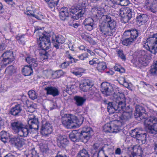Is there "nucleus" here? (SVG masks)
I'll return each instance as SVG.
<instances>
[{
  "label": "nucleus",
  "instance_id": "obj_42",
  "mask_svg": "<svg viewBox=\"0 0 157 157\" xmlns=\"http://www.w3.org/2000/svg\"><path fill=\"white\" fill-rule=\"evenodd\" d=\"M114 69L115 71H119L121 73H123L125 71L124 69L121 67V66L120 65L118 66L116 65L114 67Z\"/></svg>",
  "mask_w": 157,
  "mask_h": 157
},
{
  "label": "nucleus",
  "instance_id": "obj_3",
  "mask_svg": "<svg viewBox=\"0 0 157 157\" xmlns=\"http://www.w3.org/2000/svg\"><path fill=\"white\" fill-rule=\"evenodd\" d=\"M145 108L142 106L136 105L134 116L138 120L144 121L148 126L147 132L150 134H157V118H148Z\"/></svg>",
  "mask_w": 157,
  "mask_h": 157
},
{
  "label": "nucleus",
  "instance_id": "obj_54",
  "mask_svg": "<svg viewBox=\"0 0 157 157\" xmlns=\"http://www.w3.org/2000/svg\"><path fill=\"white\" fill-rule=\"evenodd\" d=\"M99 144L98 143H95L93 146L92 149L93 150L98 151V149L99 147Z\"/></svg>",
  "mask_w": 157,
  "mask_h": 157
},
{
  "label": "nucleus",
  "instance_id": "obj_37",
  "mask_svg": "<svg viewBox=\"0 0 157 157\" xmlns=\"http://www.w3.org/2000/svg\"><path fill=\"white\" fill-rule=\"evenodd\" d=\"M59 0H50L48 2L49 7L50 8H55L57 6L59 2Z\"/></svg>",
  "mask_w": 157,
  "mask_h": 157
},
{
  "label": "nucleus",
  "instance_id": "obj_26",
  "mask_svg": "<svg viewBox=\"0 0 157 157\" xmlns=\"http://www.w3.org/2000/svg\"><path fill=\"white\" fill-rule=\"evenodd\" d=\"M25 61L29 64V66L33 67H36L38 66L39 62L37 60L36 58H34L30 55H27Z\"/></svg>",
  "mask_w": 157,
  "mask_h": 157
},
{
  "label": "nucleus",
  "instance_id": "obj_29",
  "mask_svg": "<svg viewBox=\"0 0 157 157\" xmlns=\"http://www.w3.org/2000/svg\"><path fill=\"white\" fill-rule=\"evenodd\" d=\"M93 85L91 80L89 79H85L83 80L82 84L80 86L84 91H86Z\"/></svg>",
  "mask_w": 157,
  "mask_h": 157
},
{
  "label": "nucleus",
  "instance_id": "obj_12",
  "mask_svg": "<svg viewBox=\"0 0 157 157\" xmlns=\"http://www.w3.org/2000/svg\"><path fill=\"white\" fill-rule=\"evenodd\" d=\"M37 31H38V33H41V34L39 35V37L41 36L42 33H39V32L40 31L42 32L46 33V32H44L43 30L41 29L40 28L35 29V32H36ZM46 33L49 35V40L50 41V39H51L52 40V43L53 44V46L57 49L59 48V44H61L65 42V39L61 35L56 36L55 35L52 37L49 33L47 32Z\"/></svg>",
  "mask_w": 157,
  "mask_h": 157
},
{
  "label": "nucleus",
  "instance_id": "obj_51",
  "mask_svg": "<svg viewBox=\"0 0 157 157\" xmlns=\"http://www.w3.org/2000/svg\"><path fill=\"white\" fill-rule=\"evenodd\" d=\"M52 106L50 107V109L51 110H53L54 109H56L57 107L56 103L55 102H52L51 104Z\"/></svg>",
  "mask_w": 157,
  "mask_h": 157
},
{
  "label": "nucleus",
  "instance_id": "obj_36",
  "mask_svg": "<svg viewBox=\"0 0 157 157\" xmlns=\"http://www.w3.org/2000/svg\"><path fill=\"white\" fill-rule=\"evenodd\" d=\"M107 67L105 63L104 62H99L97 68L99 72H102Z\"/></svg>",
  "mask_w": 157,
  "mask_h": 157
},
{
  "label": "nucleus",
  "instance_id": "obj_41",
  "mask_svg": "<svg viewBox=\"0 0 157 157\" xmlns=\"http://www.w3.org/2000/svg\"><path fill=\"white\" fill-rule=\"evenodd\" d=\"M118 56L123 60L125 61L126 59L125 55H124L123 51L121 50L118 49L117 50Z\"/></svg>",
  "mask_w": 157,
  "mask_h": 157
},
{
  "label": "nucleus",
  "instance_id": "obj_4",
  "mask_svg": "<svg viewBox=\"0 0 157 157\" xmlns=\"http://www.w3.org/2000/svg\"><path fill=\"white\" fill-rule=\"evenodd\" d=\"M85 11V9L80 6H75L71 10L67 7L62 8L59 10V17L61 20L65 21L70 17L72 20L74 21L86 15Z\"/></svg>",
  "mask_w": 157,
  "mask_h": 157
},
{
  "label": "nucleus",
  "instance_id": "obj_11",
  "mask_svg": "<svg viewBox=\"0 0 157 157\" xmlns=\"http://www.w3.org/2000/svg\"><path fill=\"white\" fill-rule=\"evenodd\" d=\"M101 90L105 96H107L113 95V96L114 100V101L113 102H116L114 97L115 95H117L118 93L120 94H123L122 93L120 92L118 90L115 91V89L113 86L108 82H103L101 84Z\"/></svg>",
  "mask_w": 157,
  "mask_h": 157
},
{
  "label": "nucleus",
  "instance_id": "obj_57",
  "mask_svg": "<svg viewBox=\"0 0 157 157\" xmlns=\"http://www.w3.org/2000/svg\"><path fill=\"white\" fill-rule=\"evenodd\" d=\"M34 15H33V17H35L37 19L39 20H41V19L42 18V16L40 15H36L35 14Z\"/></svg>",
  "mask_w": 157,
  "mask_h": 157
},
{
  "label": "nucleus",
  "instance_id": "obj_53",
  "mask_svg": "<svg viewBox=\"0 0 157 157\" xmlns=\"http://www.w3.org/2000/svg\"><path fill=\"white\" fill-rule=\"evenodd\" d=\"M110 2L114 5H120V0H110Z\"/></svg>",
  "mask_w": 157,
  "mask_h": 157
},
{
  "label": "nucleus",
  "instance_id": "obj_24",
  "mask_svg": "<svg viewBox=\"0 0 157 157\" xmlns=\"http://www.w3.org/2000/svg\"><path fill=\"white\" fill-rule=\"evenodd\" d=\"M145 3L152 12L155 13L157 12V0H146Z\"/></svg>",
  "mask_w": 157,
  "mask_h": 157
},
{
  "label": "nucleus",
  "instance_id": "obj_34",
  "mask_svg": "<svg viewBox=\"0 0 157 157\" xmlns=\"http://www.w3.org/2000/svg\"><path fill=\"white\" fill-rule=\"evenodd\" d=\"M16 72L15 67L12 66H10L6 68L5 73L10 76H12Z\"/></svg>",
  "mask_w": 157,
  "mask_h": 157
},
{
  "label": "nucleus",
  "instance_id": "obj_62",
  "mask_svg": "<svg viewBox=\"0 0 157 157\" xmlns=\"http://www.w3.org/2000/svg\"><path fill=\"white\" fill-rule=\"evenodd\" d=\"M141 83L143 85V87H145V86H146L147 87L148 86V87H150V86H151L149 84H147L146 83V82L143 81L141 82Z\"/></svg>",
  "mask_w": 157,
  "mask_h": 157
},
{
  "label": "nucleus",
  "instance_id": "obj_18",
  "mask_svg": "<svg viewBox=\"0 0 157 157\" xmlns=\"http://www.w3.org/2000/svg\"><path fill=\"white\" fill-rule=\"evenodd\" d=\"M25 140L18 136H13L9 140L10 143L18 149L22 148L25 144Z\"/></svg>",
  "mask_w": 157,
  "mask_h": 157
},
{
  "label": "nucleus",
  "instance_id": "obj_52",
  "mask_svg": "<svg viewBox=\"0 0 157 157\" xmlns=\"http://www.w3.org/2000/svg\"><path fill=\"white\" fill-rule=\"evenodd\" d=\"M20 76L19 75H16L14 78L13 79V81L14 82H19L20 81Z\"/></svg>",
  "mask_w": 157,
  "mask_h": 157
},
{
  "label": "nucleus",
  "instance_id": "obj_1",
  "mask_svg": "<svg viewBox=\"0 0 157 157\" xmlns=\"http://www.w3.org/2000/svg\"><path fill=\"white\" fill-rule=\"evenodd\" d=\"M114 97L116 102H109L108 111L110 113H117L123 111V113L119 116L120 119L124 122L128 121L132 117L133 108L129 105H126V98L124 94L118 93Z\"/></svg>",
  "mask_w": 157,
  "mask_h": 157
},
{
  "label": "nucleus",
  "instance_id": "obj_19",
  "mask_svg": "<svg viewBox=\"0 0 157 157\" xmlns=\"http://www.w3.org/2000/svg\"><path fill=\"white\" fill-rule=\"evenodd\" d=\"M120 16L121 21L124 23H126L128 22L131 19L135 17V12L131 10H129L125 13L123 11L121 12L120 14Z\"/></svg>",
  "mask_w": 157,
  "mask_h": 157
},
{
  "label": "nucleus",
  "instance_id": "obj_40",
  "mask_svg": "<svg viewBox=\"0 0 157 157\" xmlns=\"http://www.w3.org/2000/svg\"><path fill=\"white\" fill-rule=\"evenodd\" d=\"M28 94L29 98L33 100H34L37 98V95L34 90H29L28 92Z\"/></svg>",
  "mask_w": 157,
  "mask_h": 157
},
{
  "label": "nucleus",
  "instance_id": "obj_17",
  "mask_svg": "<svg viewBox=\"0 0 157 157\" xmlns=\"http://www.w3.org/2000/svg\"><path fill=\"white\" fill-rule=\"evenodd\" d=\"M2 58V61L6 65L10 64L15 59L13 52L12 51H7L5 52L1 56Z\"/></svg>",
  "mask_w": 157,
  "mask_h": 157
},
{
  "label": "nucleus",
  "instance_id": "obj_7",
  "mask_svg": "<svg viewBox=\"0 0 157 157\" xmlns=\"http://www.w3.org/2000/svg\"><path fill=\"white\" fill-rule=\"evenodd\" d=\"M39 33H42L41 36H40L39 38L40 42L39 43V46L42 52L41 53L40 52V53L41 55L45 56L44 59H45L56 56V54L54 52H53L52 53H50V52H47L46 51L50 47L51 43L49 37V35L45 32H42L40 31Z\"/></svg>",
  "mask_w": 157,
  "mask_h": 157
},
{
  "label": "nucleus",
  "instance_id": "obj_44",
  "mask_svg": "<svg viewBox=\"0 0 157 157\" xmlns=\"http://www.w3.org/2000/svg\"><path fill=\"white\" fill-rule=\"evenodd\" d=\"M4 30L5 31H10L11 32H12V28H11L10 23H8L7 24H6L4 27Z\"/></svg>",
  "mask_w": 157,
  "mask_h": 157
},
{
  "label": "nucleus",
  "instance_id": "obj_31",
  "mask_svg": "<svg viewBox=\"0 0 157 157\" xmlns=\"http://www.w3.org/2000/svg\"><path fill=\"white\" fill-rule=\"evenodd\" d=\"M32 67L28 65L25 66L22 70V72L25 76H29L33 75V71Z\"/></svg>",
  "mask_w": 157,
  "mask_h": 157
},
{
  "label": "nucleus",
  "instance_id": "obj_25",
  "mask_svg": "<svg viewBox=\"0 0 157 157\" xmlns=\"http://www.w3.org/2000/svg\"><path fill=\"white\" fill-rule=\"evenodd\" d=\"M148 17L147 15L142 13H138L136 16V20L137 24L142 25L146 22L148 20Z\"/></svg>",
  "mask_w": 157,
  "mask_h": 157
},
{
  "label": "nucleus",
  "instance_id": "obj_64",
  "mask_svg": "<svg viewBox=\"0 0 157 157\" xmlns=\"http://www.w3.org/2000/svg\"><path fill=\"white\" fill-rule=\"evenodd\" d=\"M71 87L70 88H69L68 87H67L66 89V92L69 93V94H71Z\"/></svg>",
  "mask_w": 157,
  "mask_h": 157
},
{
  "label": "nucleus",
  "instance_id": "obj_39",
  "mask_svg": "<svg viewBox=\"0 0 157 157\" xmlns=\"http://www.w3.org/2000/svg\"><path fill=\"white\" fill-rule=\"evenodd\" d=\"M8 44V40L5 39L2 40L0 43V51L4 50L7 46Z\"/></svg>",
  "mask_w": 157,
  "mask_h": 157
},
{
  "label": "nucleus",
  "instance_id": "obj_32",
  "mask_svg": "<svg viewBox=\"0 0 157 157\" xmlns=\"http://www.w3.org/2000/svg\"><path fill=\"white\" fill-rule=\"evenodd\" d=\"M149 73L151 76H157V60H154L151 66Z\"/></svg>",
  "mask_w": 157,
  "mask_h": 157
},
{
  "label": "nucleus",
  "instance_id": "obj_22",
  "mask_svg": "<svg viewBox=\"0 0 157 157\" xmlns=\"http://www.w3.org/2000/svg\"><path fill=\"white\" fill-rule=\"evenodd\" d=\"M22 108L20 104H17L10 109L9 113L15 117L21 116V113L23 111Z\"/></svg>",
  "mask_w": 157,
  "mask_h": 157
},
{
  "label": "nucleus",
  "instance_id": "obj_63",
  "mask_svg": "<svg viewBox=\"0 0 157 157\" xmlns=\"http://www.w3.org/2000/svg\"><path fill=\"white\" fill-rule=\"evenodd\" d=\"M79 48L80 50H84V51H85L86 49V48L84 45H82L80 46L79 47Z\"/></svg>",
  "mask_w": 157,
  "mask_h": 157
},
{
  "label": "nucleus",
  "instance_id": "obj_27",
  "mask_svg": "<svg viewBox=\"0 0 157 157\" xmlns=\"http://www.w3.org/2000/svg\"><path fill=\"white\" fill-rule=\"evenodd\" d=\"M94 20L92 18L88 17L86 18L83 22V24L85 29L90 31L93 29Z\"/></svg>",
  "mask_w": 157,
  "mask_h": 157
},
{
  "label": "nucleus",
  "instance_id": "obj_59",
  "mask_svg": "<svg viewBox=\"0 0 157 157\" xmlns=\"http://www.w3.org/2000/svg\"><path fill=\"white\" fill-rule=\"evenodd\" d=\"M121 153V150L120 148H117L115 151V153L116 154L120 155Z\"/></svg>",
  "mask_w": 157,
  "mask_h": 157
},
{
  "label": "nucleus",
  "instance_id": "obj_9",
  "mask_svg": "<svg viewBox=\"0 0 157 157\" xmlns=\"http://www.w3.org/2000/svg\"><path fill=\"white\" fill-rule=\"evenodd\" d=\"M139 35L138 30L136 29H131L126 30L123 33V37H130L124 39L122 41V44L126 46L132 44L137 39Z\"/></svg>",
  "mask_w": 157,
  "mask_h": 157
},
{
  "label": "nucleus",
  "instance_id": "obj_50",
  "mask_svg": "<svg viewBox=\"0 0 157 157\" xmlns=\"http://www.w3.org/2000/svg\"><path fill=\"white\" fill-rule=\"evenodd\" d=\"M71 73L77 76L81 77L82 76V72L79 71H71Z\"/></svg>",
  "mask_w": 157,
  "mask_h": 157
},
{
  "label": "nucleus",
  "instance_id": "obj_28",
  "mask_svg": "<svg viewBox=\"0 0 157 157\" xmlns=\"http://www.w3.org/2000/svg\"><path fill=\"white\" fill-rule=\"evenodd\" d=\"M74 101L75 104L78 107L82 106L86 100L85 97L76 95L74 97Z\"/></svg>",
  "mask_w": 157,
  "mask_h": 157
},
{
  "label": "nucleus",
  "instance_id": "obj_16",
  "mask_svg": "<svg viewBox=\"0 0 157 157\" xmlns=\"http://www.w3.org/2000/svg\"><path fill=\"white\" fill-rule=\"evenodd\" d=\"M40 132L43 135L48 136L52 132V126L48 122L42 121L41 123Z\"/></svg>",
  "mask_w": 157,
  "mask_h": 157
},
{
  "label": "nucleus",
  "instance_id": "obj_33",
  "mask_svg": "<svg viewBox=\"0 0 157 157\" xmlns=\"http://www.w3.org/2000/svg\"><path fill=\"white\" fill-rule=\"evenodd\" d=\"M76 157H90V155L88 151L83 148L80 150Z\"/></svg>",
  "mask_w": 157,
  "mask_h": 157
},
{
  "label": "nucleus",
  "instance_id": "obj_58",
  "mask_svg": "<svg viewBox=\"0 0 157 157\" xmlns=\"http://www.w3.org/2000/svg\"><path fill=\"white\" fill-rule=\"evenodd\" d=\"M55 157H67L65 155L60 154V152H59L57 153V154Z\"/></svg>",
  "mask_w": 157,
  "mask_h": 157
},
{
  "label": "nucleus",
  "instance_id": "obj_2",
  "mask_svg": "<svg viewBox=\"0 0 157 157\" xmlns=\"http://www.w3.org/2000/svg\"><path fill=\"white\" fill-rule=\"evenodd\" d=\"M28 119L26 125L17 120L12 121L11 122L12 129L21 137H26L29 134L36 133L39 128V122L37 117L32 115Z\"/></svg>",
  "mask_w": 157,
  "mask_h": 157
},
{
  "label": "nucleus",
  "instance_id": "obj_38",
  "mask_svg": "<svg viewBox=\"0 0 157 157\" xmlns=\"http://www.w3.org/2000/svg\"><path fill=\"white\" fill-rule=\"evenodd\" d=\"M27 157H39V154L34 148L30 150L28 155H26Z\"/></svg>",
  "mask_w": 157,
  "mask_h": 157
},
{
  "label": "nucleus",
  "instance_id": "obj_55",
  "mask_svg": "<svg viewBox=\"0 0 157 157\" xmlns=\"http://www.w3.org/2000/svg\"><path fill=\"white\" fill-rule=\"evenodd\" d=\"M7 4L12 6L15 4L13 0H4Z\"/></svg>",
  "mask_w": 157,
  "mask_h": 157
},
{
  "label": "nucleus",
  "instance_id": "obj_35",
  "mask_svg": "<svg viewBox=\"0 0 157 157\" xmlns=\"http://www.w3.org/2000/svg\"><path fill=\"white\" fill-rule=\"evenodd\" d=\"M25 35H22L20 36H17L16 37V39L18 41V43L22 45H24L25 44L26 39Z\"/></svg>",
  "mask_w": 157,
  "mask_h": 157
},
{
  "label": "nucleus",
  "instance_id": "obj_14",
  "mask_svg": "<svg viewBox=\"0 0 157 157\" xmlns=\"http://www.w3.org/2000/svg\"><path fill=\"white\" fill-rule=\"evenodd\" d=\"M121 126L117 121H112L109 123L105 124L103 127V130L106 133H117L121 130Z\"/></svg>",
  "mask_w": 157,
  "mask_h": 157
},
{
  "label": "nucleus",
  "instance_id": "obj_20",
  "mask_svg": "<svg viewBox=\"0 0 157 157\" xmlns=\"http://www.w3.org/2000/svg\"><path fill=\"white\" fill-rule=\"evenodd\" d=\"M44 90L46 91V95H51L53 97L57 96L60 94V92L57 87L48 86L44 88Z\"/></svg>",
  "mask_w": 157,
  "mask_h": 157
},
{
  "label": "nucleus",
  "instance_id": "obj_23",
  "mask_svg": "<svg viewBox=\"0 0 157 157\" xmlns=\"http://www.w3.org/2000/svg\"><path fill=\"white\" fill-rule=\"evenodd\" d=\"M57 146L61 149H64L66 146L68 142L66 136L59 135L57 138Z\"/></svg>",
  "mask_w": 157,
  "mask_h": 157
},
{
  "label": "nucleus",
  "instance_id": "obj_15",
  "mask_svg": "<svg viewBox=\"0 0 157 157\" xmlns=\"http://www.w3.org/2000/svg\"><path fill=\"white\" fill-rule=\"evenodd\" d=\"M130 136L136 139L137 142L141 141L142 144H145L146 141V133H143L142 131L137 128L132 130L130 133Z\"/></svg>",
  "mask_w": 157,
  "mask_h": 157
},
{
  "label": "nucleus",
  "instance_id": "obj_49",
  "mask_svg": "<svg viewBox=\"0 0 157 157\" xmlns=\"http://www.w3.org/2000/svg\"><path fill=\"white\" fill-rule=\"evenodd\" d=\"M4 157H18V155L15 153H13V154L9 153L5 156Z\"/></svg>",
  "mask_w": 157,
  "mask_h": 157
},
{
  "label": "nucleus",
  "instance_id": "obj_48",
  "mask_svg": "<svg viewBox=\"0 0 157 157\" xmlns=\"http://www.w3.org/2000/svg\"><path fill=\"white\" fill-rule=\"evenodd\" d=\"M69 65V62H65L61 64V67L62 69H64L66 68Z\"/></svg>",
  "mask_w": 157,
  "mask_h": 157
},
{
  "label": "nucleus",
  "instance_id": "obj_61",
  "mask_svg": "<svg viewBox=\"0 0 157 157\" xmlns=\"http://www.w3.org/2000/svg\"><path fill=\"white\" fill-rule=\"evenodd\" d=\"M3 12V6L2 4L0 2V13H2Z\"/></svg>",
  "mask_w": 157,
  "mask_h": 157
},
{
  "label": "nucleus",
  "instance_id": "obj_47",
  "mask_svg": "<svg viewBox=\"0 0 157 157\" xmlns=\"http://www.w3.org/2000/svg\"><path fill=\"white\" fill-rule=\"evenodd\" d=\"M91 2L95 3L96 5H99V4L101 3L105 0H90Z\"/></svg>",
  "mask_w": 157,
  "mask_h": 157
},
{
  "label": "nucleus",
  "instance_id": "obj_60",
  "mask_svg": "<svg viewBox=\"0 0 157 157\" xmlns=\"http://www.w3.org/2000/svg\"><path fill=\"white\" fill-rule=\"evenodd\" d=\"M154 149L155 151L156 152V154L157 155V141L155 142L154 144Z\"/></svg>",
  "mask_w": 157,
  "mask_h": 157
},
{
  "label": "nucleus",
  "instance_id": "obj_45",
  "mask_svg": "<svg viewBox=\"0 0 157 157\" xmlns=\"http://www.w3.org/2000/svg\"><path fill=\"white\" fill-rule=\"evenodd\" d=\"M120 5L122 6H126L129 3L128 0H120Z\"/></svg>",
  "mask_w": 157,
  "mask_h": 157
},
{
  "label": "nucleus",
  "instance_id": "obj_43",
  "mask_svg": "<svg viewBox=\"0 0 157 157\" xmlns=\"http://www.w3.org/2000/svg\"><path fill=\"white\" fill-rule=\"evenodd\" d=\"M63 72L61 70H59L56 71L54 75L56 78H59L63 75Z\"/></svg>",
  "mask_w": 157,
  "mask_h": 157
},
{
  "label": "nucleus",
  "instance_id": "obj_21",
  "mask_svg": "<svg viewBox=\"0 0 157 157\" xmlns=\"http://www.w3.org/2000/svg\"><path fill=\"white\" fill-rule=\"evenodd\" d=\"M92 17L93 19L94 22H96L101 18L104 19V16L105 15H103V13L101 12L100 9H98L95 7L93 8L92 10Z\"/></svg>",
  "mask_w": 157,
  "mask_h": 157
},
{
  "label": "nucleus",
  "instance_id": "obj_30",
  "mask_svg": "<svg viewBox=\"0 0 157 157\" xmlns=\"http://www.w3.org/2000/svg\"><path fill=\"white\" fill-rule=\"evenodd\" d=\"M1 139L4 143L7 142L12 137L7 132L2 131L0 132Z\"/></svg>",
  "mask_w": 157,
  "mask_h": 157
},
{
  "label": "nucleus",
  "instance_id": "obj_56",
  "mask_svg": "<svg viewBox=\"0 0 157 157\" xmlns=\"http://www.w3.org/2000/svg\"><path fill=\"white\" fill-rule=\"evenodd\" d=\"M93 62V63L94 65L95 64H98V63L99 61V60L96 58H94L92 59Z\"/></svg>",
  "mask_w": 157,
  "mask_h": 157
},
{
  "label": "nucleus",
  "instance_id": "obj_13",
  "mask_svg": "<svg viewBox=\"0 0 157 157\" xmlns=\"http://www.w3.org/2000/svg\"><path fill=\"white\" fill-rule=\"evenodd\" d=\"M140 56L136 60V63L140 67L146 66L149 63L151 58L146 51L142 50L140 53Z\"/></svg>",
  "mask_w": 157,
  "mask_h": 157
},
{
  "label": "nucleus",
  "instance_id": "obj_10",
  "mask_svg": "<svg viewBox=\"0 0 157 157\" xmlns=\"http://www.w3.org/2000/svg\"><path fill=\"white\" fill-rule=\"evenodd\" d=\"M147 45H144L145 48L152 54H157V33L150 35L146 40Z\"/></svg>",
  "mask_w": 157,
  "mask_h": 157
},
{
  "label": "nucleus",
  "instance_id": "obj_5",
  "mask_svg": "<svg viewBox=\"0 0 157 157\" xmlns=\"http://www.w3.org/2000/svg\"><path fill=\"white\" fill-rule=\"evenodd\" d=\"M94 134L93 131L90 127L86 126L83 128L80 132L73 131L69 135L71 140L74 142L81 140L84 143H86Z\"/></svg>",
  "mask_w": 157,
  "mask_h": 157
},
{
  "label": "nucleus",
  "instance_id": "obj_46",
  "mask_svg": "<svg viewBox=\"0 0 157 157\" xmlns=\"http://www.w3.org/2000/svg\"><path fill=\"white\" fill-rule=\"evenodd\" d=\"M88 55L87 53H83L81 55L78 56V58L80 59L83 60L86 58L88 57Z\"/></svg>",
  "mask_w": 157,
  "mask_h": 157
},
{
  "label": "nucleus",
  "instance_id": "obj_6",
  "mask_svg": "<svg viewBox=\"0 0 157 157\" xmlns=\"http://www.w3.org/2000/svg\"><path fill=\"white\" fill-rule=\"evenodd\" d=\"M63 110L61 111L62 124L67 128H71L74 126L79 127L82 124L84 121L82 116L76 117L71 114H64Z\"/></svg>",
  "mask_w": 157,
  "mask_h": 157
},
{
  "label": "nucleus",
  "instance_id": "obj_8",
  "mask_svg": "<svg viewBox=\"0 0 157 157\" xmlns=\"http://www.w3.org/2000/svg\"><path fill=\"white\" fill-rule=\"evenodd\" d=\"M104 17V21L99 25V30L104 35L111 36L116 28V22L109 15Z\"/></svg>",
  "mask_w": 157,
  "mask_h": 157
}]
</instances>
